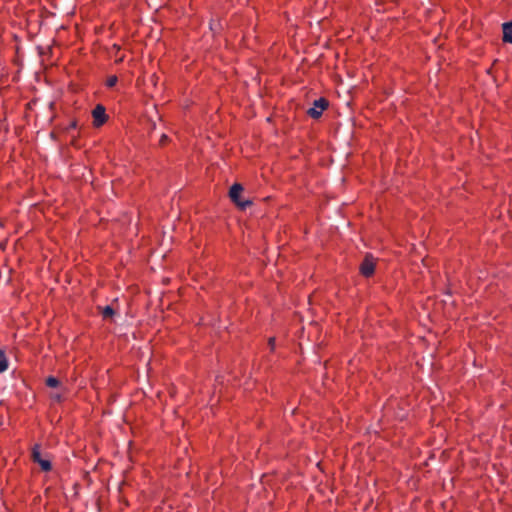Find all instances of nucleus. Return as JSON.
<instances>
[{
	"label": "nucleus",
	"mask_w": 512,
	"mask_h": 512,
	"mask_svg": "<svg viewBox=\"0 0 512 512\" xmlns=\"http://www.w3.org/2000/svg\"><path fill=\"white\" fill-rule=\"evenodd\" d=\"M243 191V186L239 183H235L231 186L229 191V197L231 200L242 210L252 205V201L249 199L241 200L240 194Z\"/></svg>",
	"instance_id": "1"
},
{
	"label": "nucleus",
	"mask_w": 512,
	"mask_h": 512,
	"mask_svg": "<svg viewBox=\"0 0 512 512\" xmlns=\"http://www.w3.org/2000/svg\"><path fill=\"white\" fill-rule=\"evenodd\" d=\"M328 105V100L321 97L313 102V106L307 110V114L313 119H318Z\"/></svg>",
	"instance_id": "2"
},
{
	"label": "nucleus",
	"mask_w": 512,
	"mask_h": 512,
	"mask_svg": "<svg viewBox=\"0 0 512 512\" xmlns=\"http://www.w3.org/2000/svg\"><path fill=\"white\" fill-rule=\"evenodd\" d=\"M375 270V258L371 254H367L360 265V272L363 276L369 277Z\"/></svg>",
	"instance_id": "3"
},
{
	"label": "nucleus",
	"mask_w": 512,
	"mask_h": 512,
	"mask_svg": "<svg viewBox=\"0 0 512 512\" xmlns=\"http://www.w3.org/2000/svg\"><path fill=\"white\" fill-rule=\"evenodd\" d=\"M92 116L94 119L95 126L98 127V126L103 125L107 120L105 107L101 104H98L92 111Z\"/></svg>",
	"instance_id": "4"
},
{
	"label": "nucleus",
	"mask_w": 512,
	"mask_h": 512,
	"mask_svg": "<svg viewBox=\"0 0 512 512\" xmlns=\"http://www.w3.org/2000/svg\"><path fill=\"white\" fill-rule=\"evenodd\" d=\"M503 40L512 43V21L503 24Z\"/></svg>",
	"instance_id": "5"
},
{
	"label": "nucleus",
	"mask_w": 512,
	"mask_h": 512,
	"mask_svg": "<svg viewBox=\"0 0 512 512\" xmlns=\"http://www.w3.org/2000/svg\"><path fill=\"white\" fill-rule=\"evenodd\" d=\"M101 312V315L104 319H112L115 315V310L111 306L98 307Z\"/></svg>",
	"instance_id": "6"
},
{
	"label": "nucleus",
	"mask_w": 512,
	"mask_h": 512,
	"mask_svg": "<svg viewBox=\"0 0 512 512\" xmlns=\"http://www.w3.org/2000/svg\"><path fill=\"white\" fill-rule=\"evenodd\" d=\"M8 368V360L4 351L0 350V373H3Z\"/></svg>",
	"instance_id": "7"
},
{
	"label": "nucleus",
	"mask_w": 512,
	"mask_h": 512,
	"mask_svg": "<svg viewBox=\"0 0 512 512\" xmlns=\"http://www.w3.org/2000/svg\"><path fill=\"white\" fill-rule=\"evenodd\" d=\"M32 459L34 462L38 463L39 460H41V453H40V446L35 445L32 449Z\"/></svg>",
	"instance_id": "8"
},
{
	"label": "nucleus",
	"mask_w": 512,
	"mask_h": 512,
	"mask_svg": "<svg viewBox=\"0 0 512 512\" xmlns=\"http://www.w3.org/2000/svg\"><path fill=\"white\" fill-rule=\"evenodd\" d=\"M46 385L51 388H56L60 386V381L57 378L50 376L46 379Z\"/></svg>",
	"instance_id": "9"
},
{
	"label": "nucleus",
	"mask_w": 512,
	"mask_h": 512,
	"mask_svg": "<svg viewBox=\"0 0 512 512\" xmlns=\"http://www.w3.org/2000/svg\"><path fill=\"white\" fill-rule=\"evenodd\" d=\"M38 464L40 465L43 471H50L52 468L51 463L48 459L41 458V460L38 461Z\"/></svg>",
	"instance_id": "10"
},
{
	"label": "nucleus",
	"mask_w": 512,
	"mask_h": 512,
	"mask_svg": "<svg viewBox=\"0 0 512 512\" xmlns=\"http://www.w3.org/2000/svg\"><path fill=\"white\" fill-rule=\"evenodd\" d=\"M118 79L116 76H110L108 79H107V82H106V85L108 87H114L117 83Z\"/></svg>",
	"instance_id": "11"
},
{
	"label": "nucleus",
	"mask_w": 512,
	"mask_h": 512,
	"mask_svg": "<svg viewBox=\"0 0 512 512\" xmlns=\"http://www.w3.org/2000/svg\"><path fill=\"white\" fill-rule=\"evenodd\" d=\"M51 398H52L53 400L57 401V402H60V401H61V399H62V396H61V394H59V393H55V394H52V395H51Z\"/></svg>",
	"instance_id": "12"
},
{
	"label": "nucleus",
	"mask_w": 512,
	"mask_h": 512,
	"mask_svg": "<svg viewBox=\"0 0 512 512\" xmlns=\"http://www.w3.org/2000/svg\"><path fill=\"white\" fill-rule=\"evenodd\" d=\"M274 341H275L274 338H270V340H269V345L271 346L272 349L274 347Z\"/></svg>",
	"instance_id": "13"
},
{
	"label": "nucleus",
	"mask_w": 512,
	"mask_h": 512,
	"mask_svg": "<svg viewBox=\"0 0 512 512\" xmlns=\"http://www.w3.org/2000/svg\"><path fill=\"white\" fill-rule=\"evenodd\" d=\"M76 126H77V123H76L75 121H73V122L70 124V126H69V128H68V129H70V128L75 129V128H76Z\"/></svg>",
	"instance_id": "14"
},
{
	"label": "nucleus",
	"mask_w": 512,
	"mask_h": 512,
	"mask_svg": "<svg viewBox=\"0 0 512 512\" xmlns=\"http://www.w3.org/2000/svg\"><path fill=\"white\" fill-rule=\"evenodd\" d=\"M166 140H167V136H166V135H162V137H161V143H164V141H166Z\"/></svg>",
	"instance_id": "15"
}]
</instances>
